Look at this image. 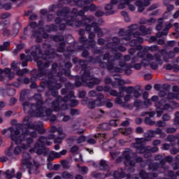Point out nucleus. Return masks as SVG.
Masks as SVG:
<instances>
[{
	"label": "nucleus",
	"mask_w": 179,
	"mask_h": 179,
	"mask_svg": "<svg viewBox=\"0 0 179 179\" xmlns=\"http://www.w3.org/2000/svg\"><path fill=\"white\" fill-rule=\"evenodd\" d=\"M30 136H33V134L29 135L27 131L23 132V130L19 129H11L10 139L18 145L14 149V155H19L30 148V144L33 143Z\"/></svg>",
	"instance_id": "f257e3e1"
},
{
	"label": "nucleus",
	"mask_w": 179,
	"mask_h": 179,
	"mask_svg": "<svg viewBox=\"0 0 179 179\" xmlns=\"http://www.w3.org/2000/svg\"><path fill=\"white\" fill-rule=\"evenodd\" d=\"M22 164H24V166H27V169H29V174H31L32 173L37 174L38 173V171L37 170H38V168L40 167V164L36 162V161L30 160V155L27 153L24 155Z\"/></svg>",
	"instance_id": "f03ea898"
},
{
	"label": "nucleus",
	"mask_w": 179,
	"mask_h": 179,
	"mask_svg": "<svg viewBox=\"0 0 179 179\" xmlns=\"http://www.w3.org/2000/svg\"><path fill=\"white\" fill-rule=\"evenodd\" d=\"M159 61H160V59L158 55L152 56V55H147L146 59L141 62V65H143V66L150 65L152 69H157V62H159Z\"/></svg>",
	"instance_id": "7ed1b4c3"
},
{
	"label": "nucleus",
	"mask_w": 179,
	"mask_h": 179,
	"mask_svg": "<svg viewBox=\"0 0 179 179\" xmlns=\"http://www.w3.org/2000/svg\"><path fill=\"white\" fill-rule=\"evenodd\" d=\"M145 141V138H137L136 140V143H134V146L138 153H145V150H152V152H157L159 150V148L157 147H154L153 148H150V147H143V143Z\"/></svg>",
	"instance_id": "20e7f679"
},
{
	"label": "nucleus",
	"mask_w": 179,
	"mask_h": 179,
	"mask_svg": "<svg viewBox=\"0 0 179 179\" xmlns=\"http://www.w3.org/2000/svg\"><path fill=\"white\" fill-rule=\"evenodd\" d=\"M87 101V98H84L82 101V103L83 104H87V106L90 108H94V107H101V106H103V102L100 99L96 101H89L88 103Z\"/></svg>",
	"instance_id": "39448f33"
},
{
	"label": "nucleus",
	"mask_w": 179,
	"mask_h": 179,
	"mask_svg": "<svg viewBox=\"0 0 179 179\" xmlns=\"http://www.w3.org/2000/svg\"><path fill=\"white\" fill-rule=\"evenodd\" d=\"M155 106L157 107V117H161L163 111L164 110H169L170 108V106L167 104L161 103V102H156Z\"/></svg>",
	"instance_id": "423d86ee"
},
{
	"label": "nucleus",
	"mask_w": 179,
	"mask_h": 179,
	"mask_svg": "<svg viewBox=\"0 0 179 179\" xmlns=\"http://www.w3.org/2000/svg\"><path fill=\"white\" fill-rule=\"evenodd\" d=\"M3 76L8 78L10 80L13 79V76H15V73L10 72V69H5L4 71L0 69V80H3Z\"/></svg>",
	"instance_id": "0eeeda50"
},
{
	"label": "nucleus",
	"mask_w": 179,
	"mask_h": 179,
	"mask_svg": "<svg viewBox=\"0 0 179 179\" xmlns=\"http://www.w3.org/2000/svg\"><path fill=\"white\" fill-rule=\"evenodd\" d=\"M118 3V0H112L110 3H108L105 6V10L106 15H113L114 14V5Z\"/></svg>",
	"instance_id": "6e6552de"
},
{
	"label": "nucleus",
	"mask_w": 179,
	"mask_h": 179,
	"mask_svg": "<svg viewBox=\"0 0 179 179\" xmlns=\"http://www.w3.org/2000/svg\"><path fill=\"white\" fill-rule=\"evenodd\" d=\"M131 3V0H120L119 5H118V8L119 9H124L128 5L129 9L131 11L135 10V7L134 6L130 5Z\"/></svg>",
	"instance_id": "1a4fd4ad"
},
{
	"label": "nucleus",
	"mask_w": 179,
	"mask_h": 179,
	"mask_svg": "<svg viewBox=\"0 0 179 179\" xmlns=\"http://www.w3.org/2000/svg\"><path fill=\"white\" fill-rule=\"evenodd\" d=\"M123 157H124L126 162L125 164L126 166H134L135 162L132 160H131V152L129 151H124L123 152Z\"/></svg>",
	"instance_id": "9d476101"
},
{
	"label": "nucleus",
	"mask_w": 179,
	"mask_h": 179,
	"mask_svg": "<svg viewBox=\"0 0 179 179\" xmlns=\"http://www.w3.org/2000/svg\"><path fill=\"white\" fill-rule=\"evenodd\" d=\"M173 93H170L168 94V99L170 100L173 99H176L179 100V87L177 86L173 87Z\"/></svg>",
	"instance_id": "9b49d317"
},
{
	"label": "nucleus",
	"mask_w": 179,
	"mask_h": 179,
	"mask_svg": "<svg viewBox=\"0 0 179 179\" xmlns=\"http://www.w3.org/2000/svg\"><path fill=\"white\" fill-rule=\"evenodd\" d=\"M30 153H34L36 152L37 155H43V156L47 155L46 150H40V145H35L34 148H31L29 150Z\"/></svg>",
	"instance_id": "f8f14e48"
},
{
	"label": "nucleus",
	"mask_w": 179,
	"mask_h": 179,
	"mask_svg": "<svg viewBox=\"0 0 179 179\" xmlns=\"http://www.w3.org/2000/svg\"><path fill=\"white\" fill-rule=\"evenodd\" d=\"M35 117H44V109L41 105H38L36 106Z\"/></svg>",
	"instance_id": "ddd939ff"
},
{
	"label": "nucleus",
	"mask_w": 179,
	"mask_h": 179,
	"mask_svg": "<svg viewBox=\"0 0 179 179\" xmlns=\"http://www.w3.org/2000/svg\"><path fill=\"white\" fill-rule=\"evenodd\" d=\"M55 159H59V152L51 151L49 152L48 156V162H51L54 160Z\"/></svg>",
	"instance_id": "4468645a"
},
{
	"label": "nucleus",
	"mask_w": 179,
	"mask_h": 179,
	"mask_svg": "<svg viewBox=\"0 0 179 179\" xmlns=\"http://www.w3.org/2000/svg\"><path fill=\"white\" fill-rule=\"evenodd\" d=\"M19 29H20V24L15 23L13 25L12 31H11V36L15 37L17 33H19Z\"/></svg>",
	"instance_id": "2eb2a0df"
},
{
	"label": "nucleus",
	"mask_w": 179,
	"mask_h": 179,
	"mask_svg": "<svg viewBox=\"0 0 179 179\" xmlns=\"http://www.w3.org/2000/svg\"><path fill=\"white\" fill-rule=\"evenodd\" d=\"M150 5V2L147 1L146 3H142L141 1H137L136 6L138 8L139 12H143V10L145 9V6H149Z\"/></svg>",
	"instance_id": "dca6fc26"
},
{
	"label": "nucleus",
	"mask_w": 179,
	"mask_h": 179,
	"mask_svg": "<svg viewBox=\"0 0 179 179\" xmlns=\"http://www.w3.org/2000/svg\"><path fill=\"white\" fill-rule=\"evenodd\" d=\"M110 93L112 96H118L115 99L117 104H122V100L121 99V97H122V94L118 95V93L115 90H111Z\"/></svg>",
	"instance_id": "f3484780"
},
{
	"label": "nucleus",
	"mask_w": 179,
	"mask_h": 179,
	"mask_svg": "<svg viewBox=\"0 0 179 179\" xmlns=\"http://www.w3.org/2000/svg\"><path fill=\"white\" fill-rule=\"evenodd\" d=\"M59 137L57 138H55L54 142L55 143H61L62 142V139L65 138V134L62 131V129H59Z\"/></svg>",
	"instance_id": "a211bd4d"
},
{
	"label": "nucleus",
	"mask_w": 179,
	"mask_h": 179,
	"mask_svg": "<svg viewBox=\"0 0 179 179\" xmlns=\"http://www.w3.org/2000/svg\"><path fill=\"white\" fill-rule=\"evenodd\" d=\"M40 52H41V50H40V48L38 46H34L31 48V56L34 58H36V57L38 55V54H40Z\"/></svg>",
	"instance_id": "6ab92c4d"
},
{
	"label": "nucleus",
	"mask_w": 179,
	"mask_h": 179,
	"mask_svg": "<svg viewBox=\"0 0 179 179\" xmlns=\"http://www.w3.org/2000/svg\"><path fill=\"white\" fill-rule=\"evenodd\" d=\"M34 37H36V41H38V43H40L41 41V37H43V38H47V37H48V35H47L46 34H41L40 32L38 33H35L34 34Z\"/></svg>",
	"instance_id": "aec40b11"
},
{
	"label": "nucleus",
	"mask_w": 179,
	"mask_h": 179,
	"mask_svg": "<svg viewBox=\"0 0 179 179\" xmlns=\"http://www.w3.org/2000/svg\"><path fill=\"white\" fill-rule=\"evenodd\" d=\"M139 30L141 31V36H146V34H150V33H152V29H146L143 26L140 27Z\"/></svg>",
	"instance_id": "412c9836"
},
{
	"label": "nucleus",
	"mask_w": 179,
	"mask_h": 179,
	"mask_svg": "<svg viewBox=\"0 0 179 179\" xmlns=\"http://www.w3.org/2000/svg\"><path fill=\"white\" fill-rule=\"evenodd\" d=\"M87 83L90 87H92L93 85H99L100 83V80L97 78H92L91 81L89 82V80H87Z\"/></svg>",
	"instance_id": "4be33fe9"
},
{
	"label": "nucleus",
	"mask_w": 179,
	"mask_h": 179,
	"mask_svg": "<svg viewBox=\"0 0 179 179\" xmlns=\"http://www.w3.org/2000/svg\"><path fill=\"white\" fill-rule=\"evenodd\" d=\"M143 41V39L142 38H137V39H133L132 41L130 43V45H137V48H139L141 46L138 45L139 43H142Z\"/></svg>",
	"instance_id": "5701e85b"
},
{
	"label": "nucleus",
	"mask_w": 179,
	"mask_h": 179,
	"mask_svg": "<svg viewBox=\"0 0 179 179\" xmlns=\"http://www.w3.org/2000/svg\"><path fill=\"white\" fill-rule=\"evenodd\" d=\"M6 178H11L15 177V169L8 170L5 172Z\"/></svg>",
	"instance_id": "b1692460"
},
{
	"label": "nucleus",
	"mask_w": 179,
	"mask_h": 179,
	"mask_svg": "<svg viewBox=\"0 0 179 179\" xmlns=\"http://www.w3.org/2000/svg\"><path fill=\"white\" fill-rule=\"evenodd\" d=\"M39 143H41L42 145H47L48 146L51 145V142L48 141V139L44 137H41L39 138Z\"/></svg>",
	"instance_id": "393cba45"
},
{
	"label": "nucleus",
	"mask_w": 179,
	"mask_h": 179,
	"mask_svg": "<svg viewBox=\"0 0 179 179\" xmlns=\"http://www.w3.org/2000/svg\"><path fill=\"white\" fill-rule=\"evenodd\" d=\"M120 132H121L123 135H129L130 134H132V129L127 128L124 129H120Z\"/></svg>",
	"instance_id": "a878e982"
},
{
	"label": "nucleus",
	"mask_w": 179,
	"mask_h": 179,
	"mask_svg": "<svg viewBox=\"0 0 179 179\" xmlns=\"http://www.w3.org/2000/svg\"><path fill=\"white\" fill-rule=\"evenodd\" d=\"M62 178H65V179H71L73 178V176H72L71 173H68V172H64L62 174Z\"/></svg>",
	"instance_id": "bb28decb"
},
{
	"label": "nucleus",
	"mask_w": 179,
	"mask_h": 179,
	"mask_svg": "<svg viewBox=\"0 0 179 179\" xmlns=\"http://www.w3.org/2000/svg\"><path fill=\"white\" fill-rule=\"evenodd\" d=\"M86 141H87V137L81 136L77 138L76 142L77 143H83V142H86Z\"/></svg>",
	"instance_id": "cd10ccee"
},
{
	"label": "nucleus",
	"mask_w": 179,
	"mask_h": 179,
	"mask_svg": "<svg viewBox=\"0 0 179 179\" xmlns=\"http://www.w3.org/2000/svg\"><path fill=\"white\" fill-rule=\"evenodd\" d=\"M101 170H106L107 169V163L104 160H101L100 162Z\"/></svg>",
	"instance_id": "c85d7f7f"
},
{
	"label": "nucleus",
	"mask_w": 179,
	"mask_h": 179,
	"mask_svg": "<svg viewBox=\"0 0 179 179\" xmlns=\"http://www.w3.org/2000/svg\"><path fill=\"white\" fill-rule=\"evenodd\" d=\"M3 9H6V10H9L12 9V4L10 3H4L3 4Z\"/></svg>",
	"instance_id": "c756f323"
},
{
	"label": "nucleus",
	"mask_w": 179,
	"mask_h": 179,
	"mask_svg": "<svg viewBox=\"0 0 179 179\" xmlns=\"http://www.w3.org/2000/svg\"><path fill=\"white\" fill-rule=\"evenodd\" d=\"M79 150V147L78 145H73L71 147L70 152L71 153H76Z\"/></svg>",
	"instance_id": "7c9ffc66"
},
{
	"label": "nucleus",
	"mask_w": 179,
	"mask_h": 179,
	"mask_svg": "<svg viewBox=\"0 0 179 179\" xmlns=\"http://www.w3.org/2000/svg\"><path fill=\"white\" fill-rule=\"evenodd\" d=\"M79 171L80 173H81V174H87L88 171L87 167H85V166L81 167L80 168Z\"/></svg>",
	"instance_id": "2f4dec72"
},
{
	"label": "nucleus",
	"mask_w": 179,
	"mask_h": 179,
	"mask_svg": "<svg viewBox=\"0 0 179 179\" xmlns=\"http://www.w3.org/2000/svg\"><path fill=\"white\" fill-rule=\"evenodd\" d=\"M170 27H171V24H169L166 26V29H164V30L163 31L162 35H164V36H167V34H168V33H169V29H170Z\"/></svg>",
	"instance_id": "473e14b6"
},
{
	"label": "nucleus",
	"mask_w": 179,
	"mask_h": 179,
	"mask_svg": "<svg viewBox=\"0 0 179 179\" xmlns=\"http://www.w3.org/2000/svg\"><path fill=\"white\" fill-rule=\"evenodd\" d=\"M10 15L8 13H3L0 15V18L1 19H8Z\"/></svg>",
	"instance_id": "72a5a7b5"
},
{
	"label": "nucleus",
	"mask_w": 179,
	"mask_h": 179,
	"mask_svg": "<svg viewBox=\"0 0 179 179\" xmlns=\"http://www.w3.org/2000/svg\"><path fill=\"white\" fill-rule=\"evenodd\" d=\"M145 122L147 123L148 125H155V122L152 121L150 118L146 117L145 120Z\"/></svg>",
	"instance_id": "f704fd0d"
},
{
	"label": "nucleus",
	"mask_w": 179,
	"mask_h": 179,
	"mask_svg": "<svg viewBox=\"0 0 179 179\" xmlns=\"http://www.w3.org/2000/svg\"><path fill=\"white\" fill-rule=\"evenodd\" d=\"M86 142H87L90 145H94L96 143V140H94L93 138H88L87 137Z\"/></svg>",
	"instance_id": "c9c22d12"
},
{
	"label": "nucleus",
	"mask_w": 179,
	"mask_h": 179,
	"mask_svg": "<svg viewBox=\"0 0 179 179\" xmlns=\"http://www.w3.org/2000/svg\"><path fill=\"white\" fill-rule=\"evenodd\" d=\"M69 12V10L68 8H63V12L62 13H57L58 16H61L62 15H65V13H68Z\"/></svg>",
	"instance_id": "e433bc0d"
},
{
	"label": "nucleus",
	"mask_w": 179,
	"mask_h": 179,
	"mask_svg": "<svg viewBox=\"0 0 179 179\" xmlns=\"http://www.w3.org/2000/svg\"><path fill=\"white\" fill-rule=\"evenodd\" d=\"M102 129L107 131V129H110V124L107 123H104L102 124Z\"/></svg>",
	"instance_id": "4c0bfd02"
},
{
	"label": "nucleus",
	"mask_w": 179,
	"mask_h": 179,
	"mask_svg": "<svg viewBox=\"0 0 179 179\" xmlns=\"http://www.w3.org/2000/svg\"><path fill=\"white\" fill-rule=\"evenodd\" d=\"M27 72V70H26V69H22V70H18L17 71V73L18 74V75H23L24 73H26Z\"/></svg>",
	"instance_id": "58836bf2"
},
{
	"label": "nucleus",
	"mask_w": 179,
	"mask_h": 179,
	"mask_svg": "<svg viewBox=\"0 0 179 179\" xmlns=\"http://www.w3.org/2000/svg\"><path fill=\"white\" fill-rule=\"evenodd\" d=\"M166 132L168 134H173V133L176 132V129H174L173 127L172 128H169V129H166Z\"/></svg>",
	"instance_id": "ea45409f"
},
{
	"label": "nucleus",
	"mask_w": 179,
	"mask_h": 179,
	"mask_svg": "<svg viewBox=\"0 0 179 179\" xmlns=\"http://www.w3.org/2000/svg\"><path fill=\"white\" fill-rule=\"evenodd\" d=\"M3 45L4 46V48H6V50L8 51V47H9V45H10V42H9V41L4 42L3 43Z\"/></svg>",
	"instance_id": "a19ab883"
},
{
	"label": "nucleus",
	"mask_w": 179,
	"mask_h": 179,
	"mask_svg": "<svg viewBox=\"0 0 179 179\" xmlns=\"http://www.w3.org/2000/svg\"><path fill=\"white\" fill-rule=\"evenodd\" d=\"M66 152H67L66 150H63L59 152H58L59 155V157H61L62 156H65V155H66Z\"/></svg>",
	"instance_id": "79ce46f5"
},
{
	"label": "nucleus",
	"mask_w": 179,
	"mask_h": 179,
	"mask_svg": "<svg viewBox=\"0 0 179 179\" xmlns=\"http://www.w3.org/2000/svg\"><path fill=\"white\" fill-rule=\"evenodd\" d=\"M94 138H103V139H106V134H95L94 136Z\"/></svg>",
	"instance_id": "37998d69"
},
{
	"label": "nucleus",
	"mask_w": 179,
	"mask_h": 179,
	"mask_svg": "<svg viewBox=\"0 0 179 179\" xmlns=\"http://www.w3.org/2000/svg\"><path fill=\"white\" fill-rule=\"evenodd\" d=\"M110 125L112 127H117V120H110L109 122Z\"/></svg>",
	"instance_id": "c03bdc74"
},
{
	"label": "nucleus",
	"mask_w": 179,
	"mask_h": 179,
	"mask_svg": "<svg viewBox=\"0 0 179 179\" xmlns=\"http://www.w3.org/2000/svg\"><path fill=\"white\" fill-rule=\"evenodd\" d=\"M29 26L31 29H36V27H37V24H36V22H31L29 23Z\"/></svg>",
	"instance_id": "a18cd8bd"
},
{
	"label": "nucleus",
	"mask_w": 179,
	"mask_h": 179,
	"mask_svg": "<svg viewBox=\"0 0 179 179\" xmlns=\"http://www.w3.org/2000/svg\"><path fill=\"white\" fill-rule=\"evenodd\" d=\"M142 103L139 100H136L134 102L135 107H139Z\"/></svg>",
	"instance_id": "49530a36"
},
{
	"label": "nucleus",
	"mask_w": 179,
	"mask_h": 179,
	"mask_svg": "<svg viewBox=\"0 0 179 179\" xmlns=\"http://www.w3.org/2000/svg\"><path fill=\"white\" fill-rule=\"evenodd\" d=\"M37 19V15L36 14H32L29 16V20H36Z\"/></svg>",
	"instance_id": "de8ad7c7"
},
{
	"label": "nucleus",
	"mask_w": 179,
	"mask_h": 179,
	"mask_svg": "<svg viewBox=\"0 0 179 179\" xmlns=\"http://www.w3.org/2000/svg\"><path fill=\"white\" fill-rule=\"evenodd\" d=\"M12 149H13V147L10 146V148L7 150L6 155L8 156H12Z\"/></svg>",
	"instance_id": "09e8293b"
},
{
	"label": "nucleus",
	"mask_w": 179,
	"mask_h": 179,
	"mask_svg": "<svg viewBox=\"0 0 179 179\" xmlns=\"http://www.w3.org/2000/svg\"><path fill=\"white\" fill-rule=\"evenodd\" d=\"M156 125L157 127H164L165 123L162 121H159L157 122Z\"/></svg>",
	"instance_id": "8fccbe9b"
},
{
	"label": "nucleus",
	"mask_w": 179,
	"mask_h": 179,
	"mask_svg": "<svg viewBox=\"0 0 179 179\" xmlns=\"http://www.w3.org/2000/svg\"><path fill=\"white\" fill-rule=\"evenodd\" d=\"M164 121H169L170 120V116L169 115H164L162 117Z\"/></svg>",
	"instance_id": "3c124183"
},
{
	"label": "nucleus",
	"mask_w": 179,
	"mask_h": 179,
	"mask_svg": "<svg viewBox=\"0 0 179 179\" xmlns=\"http://www.w3.org/2000/svg\"><path fill=\"white\" fill-rule=\"evenodd\" d=\"M145 80H150V79H152V75L150 74H146L145 76Z\"/></svg>",
	"instance_id": "603ef678"
},
{
	"label": "nucleus",
	"mask_w": 179,
	"mask_h": 179,
	"mask_svg": "<svg viewBox=\"0 0 179 179\" xmlns=\"http://www.w3.org/2000/svg\"><path fill=\"white\" fill-rule=\"evenodd\" d=\"M163 149H164V150H169V149H170V145L166 144V143L164 144Z\"/></svg>",
	"instance_id": "864d4df0"
},
{
	"label": "nucleus",
	"mask_w": 179,
	"mask_h": 179,
	"mask_svg": "<svg viewBox=\"0 0 179 179\" xmlns=\"http://www.w3.org/2000/svg\"><path fill=\"white\" fill-rule=\"evenodd\" d=\"M134 97H136V98L141 97V94L138 91H134Z\"/></svg>",
	"instance_id": "5fc2aeb1"
},
{
	"label": "nucleus",
	"mask_w": 179,
	"mask_h": 179,
	"mask_svg": "<svg viewBox=\"0 0 179 179\" xmlns=\"http://www.w3.org/2000/svg\"><path fill=\"white\" fill-rule=\"evenodd\" d=\"M128 125H129V121L128 120H125L122 123V127H128Z\"/></svg>",
	"instance_id": "6e6d98bb"
},
{
	"label": "nucleus",
	"mask_w": 179,
	"mask_h": 179,
	"mask_svg": "<svg viewBox=\"0 0 179 179\" xmlns=\"http://www.w3.org/2000/svg\"><path fill=\"white\" fill-rule=\"evenodd\" d=\"M150 104H152V101H150V99H145V106H150Z\"/></svg>",
	"instance_id": "4d7b16f0"
},
{
	"label": "nucleus",
	"mask_w": 179,
	"mask_h": 179,
	"mask_svg": "<svg viewBox=\"0 0 179 179\" xmlns=\"http://www.w3.org/2000/svg\"><path fill=\"white\" fill-rule=\"evenodd\" d=\"M71 115H76L78 114V110L76 109H72L71 110Z\"/></svg>",
	"instance_id": "13d9d810"
},
{
	"label": "nucleus",
	"mask_w": 179,
	"mask_h": 179,
	"mask_svg": "<svg viewBox=\"0 0 179 179\" xmlns=\"http://www.w3.org/2000/svg\"><path fill=\"white\" fill-rule=\"evenodd\" d=\"M174 9V6L173 5H168L167 6V10L170 12V10H173Z\"/></svg>",
	"instance_id": "bf43d9fd"
},
{
	"label": "nucleus",
	"mask_w": 179,
	"mask_h": 179,
	"mask_svg": "<svg viewBox=\"0 0 179 179\" xmlns=\"http://www.w3.org/2000/svg\"><path fill=\"white\" fill-rule=\"evenodd\" d=\"M177 115H179V113H176V117L174 120V124H179V117H178Z\"/></svg>",
	"instance_id": "052dcab7"
},
{
	"label": "nucleus",
	"mask_w": 179,
	"mask_h": 179,
	"mask_svg": "<svg viewBox=\"0 0 179 179\" xmlns=\"http://www.w3.org/2000/svg\"><path fill=\"white\" fill-rule=\"evenodd\" d=\"M104 15V13L103 11L99 10L96 13V16H103Z\"/></svg>",
	"instance_id": "680f3d73"
},
{
	"label": "nucleus",
	"mask_w": 179,
	"mask_h": 179,
	"mask_svg": "<svg viewBox=\"0 0 179 179\" xmlns=\"http://www.w3.org/2000/svg\"><path fill=\"white\" fill-rule=\"evenodd\" d=\"M124 101H129L130 99H131V95L130 94H127L124 96Z\"/></svg>",
	"instance_id": "e2e57ef3"
},
{
	"label": "nucleus",
	"mask_w": 179,
	"mask_h": 179,
	"mask_svg": "<svg viewBox=\"0 0 179 179\" xmlns=\"http://www.w3.org/2000/svg\"><path fill=\"white\" fill-rule=\"evenodd\" d=\"M15 178L17 179H21L22 178V173H20V172L17 173V174L15 175Z\"/></svg>",
	"instance_id": "0e129e2a"
},
{
	"label": "nucleus",
	"mask_w": 179,
	"mask_h": 179,
	"mask_svg": "<svg viewBox=\"0 0 179 179\" xmlns=\"http://www.w3.org/2000/svg\"><path fill=\"white\" fill-rule=\"evenodd\" d=\"M89 95L91 96V97H94V96H96V92L94 91H91L89 92Z\"/></svg>",
	"instance_id": "69168bd1"
},
{
	"label": "nucleus",
	"mask_w": 179,
	"mask_h": 179,
	"mask_svg": "<svg viewBox=\"0 0 179 179\" xmlns=\"http://www.w3.org/2000/svg\"><path fill=\"white\" fill-rule=\"evenodd\" d=\"M134 68L135 69H141V68H142V65H141L140 64H136L134 65Z\"/></svg>",
	"instance_id": "338daca9"
},
{
	"label": "nucleus",
	"mask_w": 179,
	"mask_h": 179,
	"mask_svg": "<svg viewBox=\"0 0 179 179\" xmlns=\"http://www.w3.org/2000/svg\"><path fill=\"white\" fill-rule=\"evenodd\" d=\"M179 16V10H177L174 14H173V17L174 19H177V17H178Z\"/></svg>",
	"instance_id": "774afa93"
}]
</instances>
